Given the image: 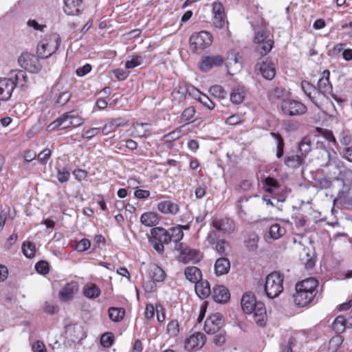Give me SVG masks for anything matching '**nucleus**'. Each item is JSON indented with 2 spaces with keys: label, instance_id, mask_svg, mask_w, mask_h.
I'll return each instance as SVG.
<instances>
[{
  "label": "nucleus",
  "instance_id": "obj_25",
  "mask_svg": "<svg viewBox=\"0 0 352 352\" xmlns=\"http://www.w3.org/2000/svg\"><path fill=\"white\" fill-rule=\"evenodd\" d=\"M66 334L72 342H77L83 338L82 327L78 324H72L66 327Z\"/></svg>",
  "mask_w": 352,
  "mask_h": 352
},
{
  "label": "nucleus",
  "instance_id": "obj_35",
  "mask_svg": "<svg viewBox=\"0 0 352 352\" xmlns=\"http://www.w3.org/2000/svg\"><path fill=\"white\" fill-rule=\"evenodd\" d=\"M125 310L124 308L110 307L108 309V316L109 319L114 322H120L124 317Z\"/></svg>",
  "mask_w": 352,
  "mask_h": 352
},
{
  "label": "nucleus",
  "instance_id": "obj_20",
  "mask_svg": "<svg viewBox=\"0 0 352 352\" xmlns=\"http://www.w3.org/2000/svg\"><path fill=\"white\" fill-rule=\"evenodd\" d=\"M330 72L329 70H324L322 73L321 78L318 80V87L320 92L324 95L331 94L333 91L332 85L329 82Z\"/></svg>",
  "mask_w": 352,
  "mask_h": 352
},
{
  "label": "nucleus",
  "instance_id": "obj_45",
  "mask_svg": "<svg viewBox=\"0 0 352 352\" xmlns=\"http://www.w3.org/2000/svg\"><path fill=\"white\" fill-rule=\"evenodd\" d=\"M166 332L170 337H176L179 334V325L177 320H172L168 323Z\"/></svg>",
  "mask_w": 352,
  "mask_h": 352
},
{
  "label": "nucleus",
  "instance_id": "obj_18",
  "mask_svg": "<svg viewBox=\"0 0 352 352\" xmlns=\"http://www.w3.org/2000/svg\"><path fill=\"white\" fill-rule=\"evenodd\" d=\"M223 59L221 56H208L202 58L200 63L199 68L203 72H206L213 67L222 65Z\"/></svg>",
  "mask_w": 352,
  "mask_h": 352
},
{
  "label": "nucleus",
  "instance_id": "obj_59",
  "mask_svg": "<svg viewBox=\"0 0 352 352\" xmlns=\"http://www.w3.org/2000/svg\"><path fill=\"white\" fill-rule=\"evenodd\" d=\"M51 154V151L49 148H45L38 155V160L41 164H46Z\"/></svg>",
  "mask_w": 352,
  "mask_h": 352
},
{
  "label": "nucleus",
  "instance_id": "obj_13",
  "mask_svg": "<svg viewBox=\"0 0 352 352\" xmlns=\"http://www.w3.org/2000/svg\"><path fill=\"white\" fill-rule=\"evenodd\" d=\"M219 236L215 231H209L206 237L208 243L213 246V248L221 255L226 254L228 242L224 239H218Z\"/></svg>",
  "mask_w": 352,
  "mask_h": 352
},
{
  "label": "nucleus",
  "instance_id": "obj_43",
  "mask_svg": "<svg viewBox=\"0 0 352 352\" xmlns=\"http://www.w3.org/2000/svg\"><path fill=\"white\" fill-rule=\"evenodd\" d=\"M210 94L216 98L223 100L226 98L227 92L223 87L215 85L209 89Z\"/></svg>",
  "mask_w": 352,
  "mask_h": 352
},
{
  "label": "nucleus",
  "instance_id": "obj_63",
  "mask_svg": "<svg viewBox=\"0 0 352 352\" xmlns=\"http://www.w3.org/2000/svg\"><path fill=\"white\" fill-rule=\"evenodd\" d=\"M199 102L210 110L214 109L215 107L214 103L206 95L203 96Z\"/></svg>",
  "mask_w": 352,
  "mask_h": 352
},
{
  "label": "nucleus",
  "instance_id": "obj_15",
  "mask_svg": "<svg viewBox=\"0 0 352 352\" xmlns=\"http://www.w3.org/2000/svg\"><path fill=\"white\" fill-rule=\"evenodd\" d=\"M72 127L71 113H63L56 120L51 122L47 127V131H54L56 129H65Z\"/></svg>",
  "mask_w": 352,
  "mask_h": 352
},
{
  "label": "nucleus",
  "instance_id": "obj_61",
  "mask_svg": "<svg viewBox=\"0 0 352 352\" xmlns=\"http://www.w3.org/2000/svg\"><path fill=\"white\" fill-rule=\"evenodd\" d=\"M224 15H214L212 23L217 28H221L224 25Z\"/></svg>",
  "mask_w": 352,
  "mask_h": 352
},
{
  "label": "nucleus",
  "instance_id": "obj_9",
  "mask_svg": "<svg viewBox=\"0 0 352 352\" xmlns=\"http://www.w3.org/2000/svg\"><path fill=\"white\" fill-rule=\"evenodd\" d=\"M281 109L285 115L289 116L302 115L307 111V107L304 104L292 99L283 100L281 102Z\"/></svg>",
  "mask_w": 352,
  "mask_h": 352
},
{
  "label": "nucleus",
  "instance_id": "obj_46",
  "mask_svg": "<svg viewBox=\"0 0 352 352\" xmlns=\"http://www.w3.org/2000/svg\"><path fill=\"white\" fill-rule=\"evenodd\" d=\"M195 112V109L193 107H189L185 109L180 117L181 122H188L191 121L194 118Z\"/></svg>",
  "mask_w": 352,
  "mask_h": 352
},
{
  "label": "nucleus",
  "instance_id": "obj_29",
  "mask_svg": "<svg viewBox=\"0 0 352 352\" xmlns=\"http://www.w3.org/2000/svg\"><path fill=\"white\" fill-rule=\"evenodd\" d=\"M160 217L154 212L143 213L140 217V222L146 227H153L159 223Z\"/></svg>",
  "mask_w": 352,
  "mask_h": 352
},
{
  "label": "nucleus",
  "instance_id": "obj_10",
  "mask_svg": "<svg viewBox=\"0 0 352 352\" xmlns=\"http://www.w3.org/2000/svg\"><path fill=\"white\" fill-rule=\"evenodd\" d=\"M175 250L180 253L179 258L184 263L197 262L201 258V252L199 250L190 248L182 243L176 244Z\"/></svg>",
  "mask_w": 352,
  "mask_h": 352
},
{
  "label": "nucleus",
  "instance_id": "obj_2",
  "mask_svg": "<svg viewBox=\"0 0 352 352\" xmlns=\"http://www.w3.org/2000/svg\"><path fill=\"white\" fill-rule=\"evenodd\" d=\"M318 282L314 278H309L296 285L294 302L296 306L305 307L309 304L317 294Z\"/></svg>",
  "mask_w": 352,
  "mask_h": 352
},
{
  "label": "nucleus",
  "instance_id": "obj_28",
  "mask_svg": "<svg viewBox=\"0 0 352 352\" xmlns=\"http://www.w3.org/2000/svg\"><path fill=\"white\" fill-rule=\"evenodd\" d=\"M214 273L217 276L227 274L230 269V261L224 257L217 259L214 263Z\"/></svg>",
  "mask_w": 352,
  "mask_h": 352
},
{
  "label": "nucleus",
  "instance_id": "obj_34",
  "mask_svg": "<svg viewBox=\"0 0 352 352\" xmlns=\"http://www.w3.org/2000/svg\"><path fill=\"white\" fill-rule=\"evenodd\" d=\"M300 261L306 269L312 268L316 263L314 254H311L309 251L305 248L303 249V252L300 254Z\"/></svg>",
  "mask_w": 352,
  "mask_h": 352
},
{
  "label": "nucleus",
  "instance_id": "obj_40",
  "mask_svg": "<svg viewBox=\"0 0 352 352\" xmlns=\"http://www.w3.org/2000/svg\"><path fill=\"white\" fill-rule=\"evenodd\" d=\"M168 233L170 238V242L173 241L177 243L180 241L184 236V232L181 226L170 228L168 230Z\"/></svg>",
  "mask_w": 352,
  "mask_h": 352
},
{
  "label": "nucleus",
  "instance_id": "obj_31",
  "mask_svg": "<svg viewBox=\"0 0 352 352\" xmlns=\"http://www.w3.org/2000/svg\"><path fill=\"white\" fill-rule=\"evenodd\" d=\"M245 96V90L243 86L238 85L232 88L230 93V100L232 103H241Z\"/></svg>",
  "mask_w": 352,
  "mask_h": 352
},
{
  "label": "nucleus",
  "instance_id": "obj_44",
  "mask_svg": "<svg viewBox=\"0 0 352 352\" xmlns=\"http://www.w3.org/2000/svg\"><path fill=\"white\" fill-rule=\"evenodd\" d=\"M22 251L24 255L29 258L34 257L36 253L35 245L30 241L24 242L22 245Z\"/></svg>",
  "mask_w": 352,
  "mask_h": 352
},
{
  "label": "nucleus",
  "instance_id": "obj_17",
  "mask_svg": "<svg viewBox=\"0 0 352 352\" xmlns=\"http://www.w3.org/2000/svg\"><path fill=\"white\" fill-rule=\"evenodd\" d=\"M78 284L76 281H71L64 285L59 292V298L63 301H67L73 298L74 294L78 292Z\"/></svg>",
  "mask_w": 352,
  "mask_h": 352
},
{
  "label": "nucleus",
  "instance_id": "obj_52",
  "mask_svg": "<svg viewBox=\"0 0 352 352\" xmlns=\"http://www.w3.org/2000/svg\"><path fill=\"white\" fill-rule=\"evenodd\" d=\"M252 187V182L249 179H245L240 182V184L235 188V190L239 192L248 191Z\"/></svg>",
  "mask_w": 352,
  "mask_h": 352
},
{
  "label": "nucleus",
  "instance_id": "obj_51",
  "mask_svg": "<svg viewBox=\"0 0 352 352\" xmlns=\"http://www.w3.org/2000/svg\"><path fill=\"white\" fill-rule=\"evenodd\" d=\"M301 87L303 92L311 99L313 100V97L311 96L312 91H315V87L311 85L309 82L306 80H303L301 82Z\"/></svg>",
  "mask_w": 352,
  "mask_h": 352
},
{
  "label": "nucleus",
  "instance_id": "obj_6",
  "mask_svg": "<svg viewBox=\"0 0 352 352\" xmlns=\"http://www.w3.org/2000/svg\"><path fill=\"white\" fill-rule=\"evenodd\" d=\"M190 49L197 53L210 46L212 43V36L207 31H201L192 34L189 39Z\"/></svg>",
  "mask_w": 352,
  "mask_h": 352
},
{
  "label": "nucleus",
  "instance_id": "obj_48",
  "mask_svg": "<svg viewBox=\"0 0 352 352\" xmlns=\"http://www.w3.org/2000/svg\"><path fill=\"white\" fill-rule=\"evenodd\" d=\"M258 236L256 234H251L245 241V245L250 251H254L257 248Z\"/></svg>",
  "mask_w": 352,
  "mask_h": 352
},
{
  "label": "nucleus",
  "instance_id": "obj_30",
  "mask_svg": "<svg viewBox=\"0 0 352 352\" xmlns=\"http://www.w3.org/2000/svg\"><path fill=\"white\" fill-rule=\"evenodd\" d=\"M83 294L89 299L97 298L101 293L100 289L94 283H89L83 287Z\"/></svg>",
  "mask_w": 352,
  "mask_h": 352
},
{
  "label": "nucleus",
  "instance_id": "obj_8",
  "mask_svg": "<svg viewBox=\"0 0 352 352\" xmlns=\"http://www.w3.org/2000/svg\"><path fill=\"white\" fill-rule=\"evenodd\" d=\"M211 226L214 228L211 231H215L223 235L232 234L236 228V224L233 219L228 217L214 218Z\"/></svg>",
  "mask_w": 352,
  "mask_h": 352
},
{
  "label": "nucleus",
  "instance_id": "obj_19",
  "mask_svg": "<svg viewBox=\"0 0 352 352\" xmlns=\"http://www.w3.org/2000/svg\"><path fill=\"white\" fill-rule=\"evenodd\" d=\"M352 327V316L345 318L342 316H338L332 324V329L336 333H343L346 328Z\"/></svg>",
  "mask_w": 352,
  "mask_h": 352
},
{
  "label": "nucleus",
  "instance_id": "obj_42",
  "mask_svg": "<svg viewBox=\"0 0 352 352\" xmlns=\"http://www.w3.org/2000/svg\"><path fill=\"white\" fill-rule=\"evenodd\" d=\"M144 62V58L139 55H133L128 58L125 63L126 69H133L141 65Z\"/></svg>",
  "mask_w": 352,
  "mask_h": 352
},
{
  "label": "nucleus",
  "instance_id": "obj_23",
  "mask_svg": "<svg viewBox=\"0 0 352 352\" xmlns=\"http://www.w3.org/2000/svg\"><path fill=\"white\" fill-rule=\"evenodd\" d=\"M82 0H64V12L67 15H76L82 10Z\"/></svg>",
  "mask_w": 352,
  "mask_h": 352
},
{
  "label": "nucleus",
  "instance_id": "obj_16",
  "mask_svg": "<svg viewBox=\"0 0 352 352\" xmlns=\"http://www.w3.org/2000/svg\"><path fill=\"white\" fill-rule=\"evenodd\" d=\"M256 67L263 76L267 80H272L276 74L275 65L272 60L268 58H265L261 64H258Z\"/></svg>",
  "mask_w": 352,
  "mask_h": 352
},
{
  "label": "nucleus",
  "instance_id": "obj_22",
  "mask_svg": "<svg viewBox=\"0 0 352 352\" xmlns=\"http://www.w3.org/2000/svg\"><path fill=\"white\" fill-rule=\"evenodd\" d=\"M251 314H252L254 320L258 325H264L266 318V309L263 302H258Z\"/></svg>",
  "mask_w": 352,
  "mask_h": 352
},
{
  "label": "nucleus",
  "instance_id": "obj_57",
  "mask_svg": "<svg viewBox=\"0 0 352 352\" xmlns=\"http://www.w3.org/2000/svg\"><path fill=\"white\" fill-rule=\"evenodd\" d=\"M71 113V120H72V127H78L80 126L84 120L78 115L75 111H70Z\"/></svg>",
  "mask_w": 352,
  "mask_h": 352
},
{
  "label": "nucleus",
  "instance_id": "obj_64",
  "mask_svg": "<svg viewBox=\"0 0 352 352\" xmlns=\"http://www.w3.org/2000/svg\"><path fill=\"white\" fill-rule=\"evenodd\" d=\"M34 352H47L45 344L41 341H36L32 346Z\"/></svg>",
  "mask_w": 352,
  "mask_h": 352
},
{
  "label": "nucleus",
  "instance_id": "obj_38",
  "mask_svg": "<svg viewBox=\"0 0 352 352\" xmlns=\"http://www.w3.org/2000/svg\"><path fill=\"white\" fill-rule=\"evenodd\" d=\"M285 234V229L278 223H274L270 228L268 236L274 240L278 239Z\"/></svg>",
  "mask_w": 352,
  "mask_h": 352
},
{
  "label": "nucleus",
  "instance_id": "obj_14",
  "mask_svg": "<svg viewBox=\"0 0 352 352\" xmlns=\"http://www.w3.org/2000/svg\"><path fill=\"white\" fill-rule=\"evenodd\" d=\"M205 342L206 336L201 333H195L185 340L184 348L188 351H196L201 349Z\"/></svg>",
  "mask_w": 352,
  "mask_h": 352
},
{
  "label": "nucleus",
  "instance_id": "obj_55",
  "mask_svg": "<svg viewBox=\"0 0 352 352\" xmlns=\"http://www.w3.org/2000/svg\"><path fill=\"white\" fill-rule=\"evenodd\" d=\"M69 177L70 173L66 168L58 169L57 179L60 182L64 183L67 182Z\"/></svg>",
  "mask_w": 352,
  "mask_h": 352
},
{
  "label": "nucleus",
  "instance_id": "obj_62",
  "mask_svg": "<svg viewBox=\"0 0 352 352\" xmlns=\"http://www.w3.org/2000/svg\"><path fill=\"white\" fill-rule=\"evenodd\" d=\"M91 70V66L89 64H86L84 66L78 68L76 73L77 76L82 77L89 73Z\"/></svg>",
  "mask_w": 352,
  "mask_h": 352
},
{
  "label": "nucleus",
  "instance_id": "obj_47",
  "mask_svg": "<svg viewBox=\"0 0 352 352\" xmlns=\"http://www.w3.org/2000/svg\"><path fill=\"white\" fill-rule=\"evenodd\" d=\"M113 334L111 332H107L102 335L100 338V344L103 347L109 348L113 344Z\"/></svg>",
  "mask_w": 352,
  "mask_h": 352
},
{
  "label": "nucleus",
  "instance_id": "obj_27",
  "mask_svg": "<svg viewBox=\"0 0 352 352\" xmlns=\"http://www.w3.org/2000/svg\"><path fill=\"white\" fill-rule=\"evenodd\" d=\"M195 290L201 299H205L211 294L210 286L207 280H200L195 283Z\"/></svg>",
  "mask_w": 352,
  "mask_h": 352
},
{
  "label": "nucleus",
  "instance_id": "obj_12",
  "mask_svg": "<svg viewBox=\"0 0 352 352\" xmlns=\"http://www.w3.org/2000/svg\"><path fill=\"white\" fill-rule=\"evenodd\" d=\"M223 326L222 316L219 314H214L208 316L204 323V331L208 334H214L218 332Z\"/></svg>",
  "mask_w": 352,
  "mask_h": 352
},
{
  "label": "nucleus",
  "instance_id": "obj_4",
  "mask_svg": "<svg viewBox=\"0 0 352 352\" xmlns=\"http://www.w3.org/2000/svg\"><path fill=\"white\" fill-rule=\"evenodd\" d=\"M284 276L277 272L268 274L265 278L264 289L269 298L278 297L283 291Z\"/></svg>",
  "mask_w": 352,
  "mask_h": 352
},
{
  "label": "nucleus",
  "instance_id": "obj_37",
  "mask_svg": "<svg viewBox=\"0 0 352 352\" xmlns=\"http://www.w3.org/2000/svg\"><path fill=\"white\" fill-rule=\"evenodd\" d=\"M263 188L267 192L274 193L279 190L280 185L276 179L267 177L264 179Z\"/></svg>",
  "mask_w": 352,
  "mask_h": 352
},
{
  "label": "nucleus",
  "instance_id": "obj_53",
  "mask_svg": "<svg viewBox=\"0 0 352 352\" xmlns=\"http://www.w3.org/2000/svg\"><path fill=\"white\" fill-rule=\"evenodd\" d=\"M100 132V128L94 127L91 128L82 134V138L91 140L96 136Z\"/></svg>",
  "mask_w": 352,
  "mask_h": 352
},
{
  "label": "nucleus",
  "instance_id": "obj_36",
  "mask_svg": "<svg viewBox=\"0 0 352 352\" xmlns=\"http://www.w3.org/2000/svg\"><path fill=\"white\" fill-rule=\"evenodd\" d=\"M298 150L304 158L311 150V140L310 137L305 136L298 144Z\"/></svg>",
  "mask_w": 352,
  "mask_h": 352
},
{
  "label": "nucleus",
  "instance_id": "obj_56",
  "mask_svg": "<svg viewBox=\"0 0 352 352\" xmlns=\"http://www.w3.org/2000/svg\"><path fill=\"white\" fill-rule=\"evenodd\" d=\"M91 246V242L89 239H82L76 245V250L78 252H84L88 250Z\"/></svg>",
  "mask_w": 352,
  "mask_h": 352
},
{
  "label": "nucleus",
  "instance_id": "obj_5",
  "mask_svg": "<svg viewBox=\"0 0 352 352\" xmlns=\"http://www.w3.org/2000/svg\"><path fill=\"white\" fill-rule=\"evenodd\" d=\"M254 43L258 45V50L262 56L269 53L274 46L273 35L267 29H261L256 32Z\"/></svg>",
  "mask_w": 352,
  "mask_h": 352
},
{
  "label": "nucleus",
  "instance_id": "obj_3",
  "mask_svg": "<svg viewBox=\"0 0 352 352\" xmlns=\"http://www.w3.org/2000/svg\"><path fill=\"white\" fill-rule=\"evenodd\" d=\"M61 42L60 36L57 33L46 34L37 45V54L41 58H47L58 49Z\"/></svg>",
  "mask_w": 352,
  "mask_h": 352
},
{
  "label": "nucleus",
  "instance_id": "obj_1",
  "mask_svg": "<svg viewBox=\"0 0 352 352\" xmlns=\"http://www.w3.org/2000/svg\"><path fill=\"white\" fill-rule=\"evenodd\" d=\"M28 77L24 70H13L8 77H0V101L10 99L15 87L28 86Z\"/></svg>",
  "mask_w": 352,
  "mask_h": 352
},
{
  "label": "nucleus",
  "instance_id": "obj_58",
  "mask_svg": "<svg viewBox=\"0 0 352 352\" xmlns=\"http://www.w3.org/2000/svg\"><path fill=\"white\" fill-rule=\"evenodd\" d=\"M186 91L195 100L200 101V98L205 94H201L197 88L189 86L186 88Z\"/></svg>",
  "mask_w": 352,
  "mask_h": 352
},
{
  "label": "nucleus",
  "instance_id": "obj_7",
  "mask_svg": "<svg viewBox=\"0 0 352 352\" xmlns=\"http://www.w3.org/2000/svg\"><path fill=\"white\" fill-rule=\"evenodd\" d=\"M151 233L152 238L150 239V242L153 248L159 253L163 252L164 244L170 243L168 230L163 228L157 227L153 228Z\"/></svg>",
  "mask_w": 352,
  "mask_h": 352
},
{
  "label": "nucleus",
  "instance_id": "obj_24",
  "mask_svg": "<svg viewBox=\"0 0 352 352\" xmlns=\"http://www.w3.org/2000/svg\"><path fill=\"white\" fill-rule=\"evenodd\" d=\"M257 302L252 293H246L243 296L241 304L243 311L247 314H251Z\"/></svg>",
  "mask_w": 352,
  "mask_h": 352
},
{
  "label": "nucleus",
  "instance_id": "obj_50",
  "mask_svg": "<svg viewBox=\"0 0 352 352\" xmlns=\"http://www.w3.org/2000/svg\"><path fill=\"white\" fill-rule=\"evenodd\" d=\"M134 129L139 137H144L149 131V124L148 123H136L134 124Z\"/></svg>",
  "mask_w": 352,
  "mask_h": 352
},
{
  "label": "nucleus",
  "instance_id": "obj_41",
  "mask_svg": "<svg viewBox=\"0 0 352 352\" xmlns=\"http://www.w3.org/2000/svg\"><path fill=\"white\" fill-rule=\"evenodd\" d=\"M270 135L276 141V157L280 158L284 153V140L281 135L278 133L271 132Z\"/></svg>",
  "mask_w": 352,
  "mask_h": 352
},
{
  "label": "nucleus",
  "instance_id": "obj_33",
  "mask_svg": "<svg viewBox=\"0 0 352 352\" xmlns=\"http://www.w3.org/2000/svg\"><path fill=\"white\" fill-rule=\"evenodd\" d=\"M148 274L153 280L156 282H162L166 277L164 271L156 265H152L149 267Z\"/></svg>",
  "mask_w": 352,
  "mask_h": 352
},
{
  "label": "nucleus",
  "instance_id": "obj_11",
  "mask_svg": "<svg viewBox=\"0 0 352 352\" xmlns=\"http://www.w3.org/2000/svg\"><path fill=\"white\" fill-rule=\"evenodd\" d=\"M18 62L22 68L31 73H37L41 69L38 57L27 52L19 56Z\"/></svg>",
  "mask_w": 352,
  "mask_h": 352
},
{
  "label": "nucleus",
  "instance_id": "obj_60",
  "mask_svg": "<svg viewBox=\"0 0 352 352\" xmlns=\"http://www.w3.org/2000/svg\"><path fill=\"white\" fill-rule=\"evenodd\" d=\"M157 320L160 323H162L166 318V314L164 307L161 305H156L155 307Z\"/></svg>",
  "mask_w": 352,
  "mask_h": 352
},
{
  "label": "nucleus",
  "instance_id": "obj_49",
  "mask_svg": "<svg viewBox=\"0 0 352 352\" xmlns=\"http://www.w3.org/2000/svg\"><path fill=\"white\" fill-rule=\"evenodd\" d=\"M71 94L68 91H63L56 95L55 98V103L58 105L63 106L70 99Z\"/></svg>",
  "mask_w": 352,
  "mask_h": 352
},
{
  "label": "nucleus",
  "instance_id": "obj_54",
  "mask_svg": "<svg viewBox=\"0 0 352 352\" xmlns=\"http://www.w3.org/2000/svg\"><path fill=\"white\" fill-rule=\"evenodd\" d=\"M36 272L41 274H46L49 272V264L47 262L41 261L35 265Z\"/></svg>",
  "mask_w": 352,
  "mask_h": 352
},
{
  "label": "nucleus",
  "instance_id": "obj_26",
  "mask_svg": "<svg viewBox=\"0 0 352 352\" xmlns=\"http://www.w3.org/2000/svg\"><path fill=\"white\" fill-rule=\"evenodd\" d=\"M212 296L216 302H226L230 299V293L226 287L217 285L213 289Z\"/></svg>",
  "mask_w": 352,
  "mask_h": 352
},
{
  "label": "nucleus",
  "instance_id": "obj_39",
  "mask_svg": "<svg viewBox=\"0 0 352 352\" xmlns=\"http://www.w3.org/2000/svg\"><path fill=\"white\" fill-rule=\"evenodd\" d=\"M305 158L301 155H292L285 158V164L289 167H296L303 164Z\"/></svg>",
  "mask_w": 352,
  "mask_h": 352
},
{
  "label": "nucleus",
  "instance_id": "obj_21",
  "mask_svg": "<svg viewBox=\"0 0 352 352\" xmlns=\"http://www.w3.org/2000/svg\"><path fill=\"white\" fill-rule=\"evenodd\" d=\"M157 210L164 214L175 215L179 212V207L177 204L170 200H165L159 202Z\"/></svg>",
  "mask_w": 352,
  "mask_h": 352
},
{
  "label": "nucleus",
  "instance_id": "obj_32",
  "mask_svg": "<svg viewBox=\"0 0 352 352\" xmlns=\"http://www.w3.org/2000/svg\"><path fill=\"white\" fill-rule=\"evenodd\" d=\"M186 278L192 283H196L201 280V272L197 267H188L184 272Z\"/></svg>",
  "mask_w": 352,
  "mask_h": 352
}]
</instances>
